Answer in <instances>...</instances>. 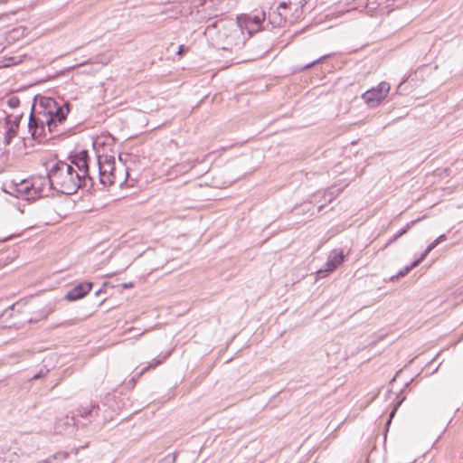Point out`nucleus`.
<instances>
[{
  "instance_id": "nucleus-4",
  "label": "nucleus",
  "mask_w": 463,
  "mask_h": 463,
  "mask_svg": "<svg viewBox=\"0 0 463 463\" xmlns=\"http://www.w3.org/2000/svg\"><path fill=\"white\" fill-rule=\"evenodd\" d=\"M308 0H282L269 19L274 27H281L285 24H294L302 18L304 6Z\"/></svg>"
},
{
  "instance_id": "nucleus-23",
  "label": "nucleus",
  "mask_w": 463,
  "mask_h": 463,
  "mask_svg": "<svg viewBox=\"0 0 463 463\" xmlns=\"http://www.w3.org/2000/svg\"><path fill=\"white\" fill-rule=\"evenodd\" d=\"M432 250L428 246L425 250L422 252V254L420 255V257L419 259H417L416 260H419V264L428 256V254Z\"/></svg>"
},
{
  "instance_id": "nucleus-12",
  "label": "nucleus",
  "mask_w": 463,
  "mask_h": 463,
  "mask_svg": "<svg viewBox=\"0 0 463 463\" xmlns=\"http://www.w3.org/2000/svg\"><path fill=\"white\" fill-rule=\"evenodd\" d=\"M91 288L92 283L90 282L80 283L67 292L65 298L69 301L80 299L90 292Z\"/></svg>"
},
{
  "instance_id": "nucleus-28",
  "label": "nucleus",
  "mask_w": 463,
  "mask_h": 463,
  "mask_svg": "<svg viewBox=\"0 0 463 463\" xmlns=\"http://www.w3.org/2000/svg\"><path fill=\"white\" fill-rule=\"evenodd\" d=\"M44 375H45V373H43V371L42 370V371H40V373H38L34 374V375L32 377V380L39 379V378H41V377H43V376H44Z\"/></svg>"
},
{
  "instance_id": "nucleus-19",
  "label": "nucleus",
  "mask_w": 463,
  "mask_h": 463,
  "mask_svg": "<svg viewBox=\"0 0 463 463\" xmlns=\"http://www.w3.org/2000/svg\"><path fill=\"white\" fill-rule=\"evenodd\" d=\"M16 63L15 58L9 57L8 59L0 60V68L9 67Z\"/></svg>"
},
{
  "instance_id": "nucleus-8",
  "label": "nucleus",
  "mask_w": 463,
  "mask_h": 463,
  "mask_svg": "<svg viewBox=\"0 0 463 463\" xmlns=\"http://www.w3.org/2000/svg\"><path fill=\"white\" fill-rule=\"evenodd\" d=\"M33 186V194L35 199L48 196L52 190H54L53 185H51V175L48 173L47 176L38 175L30 178Z\"/></svg>"
},
{
  "instance_id": "nucleus-3",
  "label": "nucleus",
  "mask_w": 463,
  "mask_h": 463,
  "mask_svg": "<svg viewBox=\"0 0 463 463\" xmlns=\"http://www.w3.org/2000/svg\"><path fill=\"white\" fill-rule=\"evenodd\" d=\"M51 185L64 194H75L79 188L85 187L84 179H80L73 170V165L64 161L55 163L50 169Z\"/></svg>"
},
{
  "instance_id": "nucleus-32",
  "label": "nucleus",
  "mask_w": 463,
  "mask_h": 463,
  "mask_svg": "<svg viewBox=\"0 0 463 463\" xmlns=\"http://www.w3.org/2000/svg\"><path fill=\"white\" fill-rule=\"evenodd\" d=\"M193 167H194V165H193L192 163H189V164H187V165L185 166L184 171H187V170H189V169H191V168H193Z\"/></svg>"
},
{
  "instance_id": "nucleus-10",
  "label": "nucleus",
  "mask_w": 463,
  "mask_h": 463,
  "mask_svg": "<svg viewBox=\"0 0 463 463\" xmlns=\"http://www.w3.org/2000/svg\"><path fill=\"white\" fill-rule=\"evenodd\" d=\"M344 258L345 256L343 250H333L325 264V269L317 270V275L319 277L326 276L328 273L335 269L344 261Z\"/></svg>"
},
{
  "instance_id": "nucleus-13",
  "label": "nucleus",
  "mask_w": 463,
  "mask_h": 463,
  "mask_svg": "<svg viewBox=\"0 0 463 463\" xmlns=\"http://www.w3.org/2000/svg\"><path fill=\"white\" fill-rule=\"evenodd\" d=\"M98 168L99 177L109 170H115V157L108 155L98 156Z\"/></svg>"
},
{
  "instance_id": "nucleus-1",
  "label": "nucleus",
  "mask_w": 463,
  "mask_h": 463,
  "mask_svg": "<svg viewBox=\"0 0 463 463\" xmlns=\"http://www.w3.org/2000/svg\"><path fill=\"white\" fill-rule=\"evenodd\" d=\"M43 104L45 109L31 113L28 121V131L32 138L39 142L65 134L63 125L70 112L68 103L59 105L54 99H46Z\"/></svg>"
},
{
  "instance_id": "nucleus-29",
  "label": "nucleus",
  "mask_w": 463,
  "mask_h": 463,
  "mask_svg": "<svg viewBox=\"0 0 463 463\" xmlns=\"http://www.w3.org/2000/svg\"><path fill=\"white\" fill-rule=\"evenodd\" d=\"M14 311V306H13L10 310H5L4 315L5 316H11V312Z\"/></svg>"
},
{
  "instance_id": "nucleus-2",
  "label": "nucleus",
  "mask_w": 463,
  "mask_h": 463,
  "mask_svg": "<svg viewBox=\"0 0 463 463\" xmlns=\"http://www.w3.org/2000/svg\"><path fill=\"white\" fill-rule=\"evenodd\" d=\"M218 30V41L222 49L232 50L233 47L242 45L247 40L245 31L239 20H219L207 25L205 33L212 35Z\"/></svg>"
},
{
  "instance_id": "nucleus-6",
  "label": "nucleus",
  "mask_w": 463,
  "mask_h": 463,
  "mask_svg": "<svg viewBox=\"0 0 463 463\" xmlns=\"http://www.w3.org/2000/svg\"><path fill=\"white\" fill-rule=\"evenodd\" d=\"M390 89L388 82L382 81L375 88L366 90L362 98L368 106L376 107L387 97Z\"/></svg>"
},
{
  "instance_id": "nucleus-34",
  "label": "nucleus",
  "mask_w": 463,
  "mask_h": 463,
  "mask_svg": "<svg viewBox=\"0 0 463 463\" xmlns=\"http://www.w3.org/2000/svg\"><path fill=\"white\" fill-rule=\"evenodd\" d=\"M334 193H335L334 191H330L329 192V194H330L329 201H332V195L334 194Z\"/></svg>"
},
{
  "instance_id": "nucleus-22",
  "label": "nucleus",
  "mask_w": 463,
  "mask_h": 463,
  "mask_svg": "<svg viewBox=\"0 0 463 463\" xmlns=\"http://www.w3.org/2000/svg\"><path fill=\"white\" fill-rule=\"evenodd\" d=\"M357 5L354 7V9L364 8L369 5V0H356Z\"/></svg>"
},
{
  "instance_id": "nucleus-18",
  "label": "nucleus",
  "mask_w": 463,
  "mask_h": 463,
  "mask_svg": "<svg viewBox=\"0 0 463 463\" xmlns=\"http://www.w3.org/2000/svg\"><path fill=\"white\" fill-rule=\"evenodd\" d=\"M419 265V260H414L411 265L406 266L402 269H401L395 276L392 277V279H399L406 276L413 268Z\"/></svg>"
},
{
  "instance_id": "nucleus-21",
  "label": "nucleus",
  "mask_w": 463,
  "mask_h": 463,
  "mask_svg": "<svg viewBox=\"0 0 463 463\" xmlns=\"http://www.w3.org/2000/svg\"><path fill=\"white\" fill-rule=\"evenodd\" d=\"M446 240V236L445 234H441L439 235L436 240H434L430 245L429 247L433 250L438 244H439L441 241H445Z\"/></svg>"
},
{
  "instance_id": "nucleus-24",
  "label": "nucleus",
  "mask_w": 463,
  "mask_h": 463,
  "mask_svg": "<svg viewBox=\"0 0 463 463\" xmlns=\"http://www.w3.org/2000/svg\"><path fill=\"white\" fill-rule=\"evenodd\" d=\"M69 454L67 452H58L56 454H53L52 456V460L56 458H67Z\"/></svg>"
},
{
  "instance_id": "nucleus-15",
  "label": "nucleus",
  "mask_w": 463,
  "mask_h": 463,
  "mask_svg": "<svg viewBox=\"0 0 463 463\" xmlns=\"http://www.w3.org/2000/svg\"><path fill=\"white\" fill-rule=\"evenodd\" d=\"M99 181L103 185H112L117 182V173L115 170H109L105 175L99 177Z\"/></svg>"
},
{
  "instance_id": "nucleus-11",
  "label": "nucleus",
  "mask_w": 463,
  "mask_h": 463,
  "mask_svg": "<svg viewBox=\"0 0 463 463\" xmlns=\"http://www.w3.org/2000/svg\"><path fill=\"white\" fill-rule=\"evenodd\" d=\"M33 190L31 179H25L21 181L19 184H15L14 190L10 193L16 196L17 198L30 201L35 200V196L34 194H33Z\"/></svg>"
},
{
  "instance_id": "nucleus-5",
  "label": "nucleus",
  "mask_w": 463,
  "mask_h": 463,
  "mask_svg": "<svg viewBox=\"0 0 463 463\" xmlns=\"http://www.w3.org/2000/svg\"><path fill=\"white\" fill-rule=\"evenodd\" d=\"M21 116L6 115L0 118V146H9L17 136Z\"/></svg>"
},
{
  "instance_id": "nucleus-7",
  "label": "nucleus",
  "mask_w": 463,
  "mask_h": 463,
  "mask_svg": "<svg viewBox=\"0 0 463 463\" xmlns=\"http://www.w3.org/2000/svg\"><path fill=\"white\" fill-rule=\"evenodd\" d=\"M87 157V153L81 152L80 155L76 156L71 163H69V165H73V170L76 172L77 175H80V179H84L85 187L92 185V178L89 173Z\"/></svg>"
},
{
  "instance_id": "nucleus-9",
  "label": "nucleus",
  "mask_w": 463,
  "mask_h": 463,
  "mask_svg": "<svg viewBox=\"0 0 463 463\" xmlns=\"http://www.w3.org/2000/svg\"><path fill=\"white\" fill-rule=\"evenodd\" d=\"M237 20H239L244 31H246L248 37H250L260 29L261 24L265 20V14L260 13L255 15L242 14L238 16Z\"/></svg>"
},
{
  "instance_id": "nucleus-33",
  "label": "nucleus",
  "mask_w": 463,
  "mask_h": 463,
  "mask_svg": "<svg viewBox=\"0 0 463 463\" xmlns=\"http://www.w3.org/2000/svg\"><path fill=\"white\" fill-rule=\"evenodd\" d=\"M394 413H395V410H393V411L391 412V414H390V419H389V420H388V422H387L388 424L390 423L391 419L393 417Z\"/></svg>"
},
{
  "instance_id": "nucleus-30",
  "label": "nucleus",
  "mask_w": 463,
  "mask_h": 463,
  "mask_svg": "<svg viewBox=\"0 0 463 463\" xmlns=\"http://www.w3.org/2000/svg\"><path fill=\"white\" fill-rule=\"evenodd\" d=\"M52 457L47 458V459H44V460H42V461H39L38 463H52Z\"/></svg>"
},
{
  "instance_id": "nucleus-17",
  "label": "nucleus",
  "mask_w": 463,
  "mask_h": 463,
  "mask_svg": "<svg viewBox=\"0 0 463 463\" xmlns=\"http://www.w3.org/2000/svg\"><path fill=\"white\" fill-rule=\"evenodd\" d=\"M94 409H95V406L93 404H89L87 406H80L77 410V415L83 419H87L92 415V411Z\"/></svg>"
},
{
  "instance_id": "nucleus-25",
  "label": "nucleus",
  "mask_w": 463,
  "mask_h": 463,
  "mask_svg": "<svg viewBox=\"0 0 463 463\" xmlns=\"http://www.w3.org/2000/svg\"><path fill=\"white\" fill-rule=\"evenodd\" d=\"M326 57V56H322V57H320L319 59H317V60L313 61L312 62H310V63L307 64V65L304 67V69H308V68H310L311 66H313V65H315V64H317V63L320 62L321 61H323Z\"/></svg>"
},
{
  "instance_id": "nucleus-14",
  "label": "nucleus",
  "mask_w": 463,
  "mask_h": 463,
  "mask_svg": "<svg viewBox=\"0 0 463 463\" xmlns=\"http://www.w3.org/2000/svg\"><path fill=\"white\" fill-rule=\"evenodd\" d=\"M170 355V352L159 354L156 358H154L147 366L144 367L138 373L137 378L141 377L147 370L156 368L157 365L161 364L168 356Z\"/></svg>"
},
{
  "instance_id": "nucleus-20",
  "label": "nucleus",
  "mask_w": 463,
  "mask_h": 463,
  "mask_svg": "<svg viewBox=\"0 0 463 463\" xmlns=\"http://www.w3.org/2000/svg\"><path fill=\"white\" fill-rule=\"evenodd\" d=\"M176 455L175 453H170L165 456L159 463H175Z\"/></svg>"
},
{
  "instance_id": "nucleus-31",
  "label": "nucleus",
  "mask_w": 463,
  "mask_h": 463,
  "mask_svg": "<svg viewBox=\"0 0 463 463\" xmlns=\"http://www.w3.org/2000/svg\"><path fill=\"white\" fill-rule=\"evenodd\" d=\"M122 287L124 288H128L133 287V284L132 283H124V284H122Z\"/></svg>"
},
{
  "instance_id": "nucleus-16",
  "label": "nucleus",
  "mask_w": 463,
  "mask_h": 463,
  "mask_svg": "<svg viewBox=\"0 0 463 463\" xmlns=\"http://www.w3.org/2000/svg\"><path fill=\"white\" fill-rule=\"evenodd\" d=\"M423 218H424V216H422L420 218H418L417 220H413V221L408 222L404 228H402L396 234L393 235V237L389 241V242L386 244V246L391 244V243H392V242H394L400 237L404 235L409 231L410 228H411L415 223H417L418 222H420Z\"/></svg>"
},
{
  "instance_id": "nucleus-26",
  "label": "nucleus",
  "mask_w": 463,
  "mask_h": 463,
  "mask_svg": "<svg viewBox=\"0 0 463 463\" xmlns=\"http://www.w3.org/2000/svg\"><path fill=\"white\" fill-rule=\"evenodd\" d=\"M8 104L12 108H15L19 104V99L17 98H12L8 100Z\"/></svg>"
},
{
  "instance_id": "nucleus-27",
  "label": "nucleus",
  "mask_w": 463,
  "mask_h": 463,
  "mask_svg": "<svg viewBox=\"0 0 463 463\" xmlns=\"http://www.w3.org/2000/svg\"><path fill=\"white\" fill-rule=\"evenodd\" d=\"M187 47H185L184 45H180L179 48H178V52L177 53L182 55L184 53H185L187 52Z\"/></svg>"
}]
</instances>
